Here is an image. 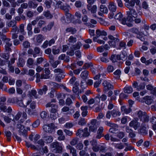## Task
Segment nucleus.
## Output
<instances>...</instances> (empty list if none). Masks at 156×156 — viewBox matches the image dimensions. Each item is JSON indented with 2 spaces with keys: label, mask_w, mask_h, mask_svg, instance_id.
<instances>
[{
  "label": "nucleus",
  "mask_w": 156,
  "mask_h": 156,
  "mask_svg": "<svg viewBox=\"0 0 156 156\" xmlns=\"http://www.w3.org/2000/svg\"><path fill=\"white\" fill-rule=\"evenodd\" d=\"M51 2L53 3V5L55 7H58L64 10L66 12V16L67 21H65V22L69 23L70 21H72V19L73 18V16L68 13L70 6L68 5H62V2L61 1L57 2L56 0H51Z\"/></svg>",
  "instance_id": "obj_1"
},
{
  "label": "nucleus",
  "mask_w": 156,
  "mask_h": 156,
  "mask_svg": "<svg viewBox=\"0 0 156 156\" xmlns=\"http://www.w3.org/2000/svg\"><path fill=\"white\" fill-rule=\"evenodd\" d=\"M1 38L2 41H4L5 45V52L4 53H1V57L6 59H8L9 58V53L11 51L10 47L12 45V42L10 41V39L6 37L5 35H1Z\"/></svg>",
  "instance_id": "obj_2"
},
{
  "label": "nucleus",
  "mask_w": 156,
  "mask_h": 156,
  "mask_svg": "<svg viewBox=\"0 0 156 156\" xmlns=\"http://www.w3.org/2000/svg\"><path fill=\"white\" fill-rule=\"evenodd\" d=\"M46 107L47 108L51 107L50 114V117L53 119H56L58 116V106L54 104H51V103H48L46 105Z\"/></svg>",
  "instance_id": "obj_3"
},
{
  "label": "nucleus",
  "mask_w": 156,
  "mask_h": 156,
  "mask_svg": "<svg viewBox=\"0 0 156 156\" xmlns=\"http://www.w3.org/2000/svg\"><path fill=\"white\" fill-rule=\"evenodd\" d=\"M115 18L123 25H126L129 27L132 26L131 23L128 22L127 19H126L125 17H123V15L121 12H119L116 14L115 16Z\"/></svg>",
  "instance_id": "obj_4"
},
{
  "label": "nucleus",
  "mask_w": 156,
  "mask_h": 156,
  "mask_svg": "<svg viewBox=\"0 0 156 156\" xmlns=\"http://www.w3.org/2000/svg\"><path fill=\"white\" fill-rule=\"evenodd\" d=\"M127 16V20L129 23L133 22L134 20V18L137 17V13L136 11L133 9H129V11L126 12Z\"/></svg>",
  "instance_id": "obj_5"
},
{
  "label": "nucleus",
  "mask_w": 156,
  "mask_h": 156,
  "mask_svg": "<svg viewBox=\"0 0 156 156\" xmlns=\"http://www.w3.org/2000/svg\"><path fill=\"white\" fill-rule=\"evenodd\" d=\"M50 147L55 148L52 151L55 153H61L62 151V147L61 145L58 142H54L50 144Z\"/></svg>",
  "instance_id": "obj_6"
},
{
  "label": "nucleus",
  "mask_w": 156,
  "mask_h": 156,
  "mask_svg": "<svg viewBox=\"0 0 156 156\" xmlns=\"http://www.w3.org/2000/svg\"><path fill=\"white\" fill-rule=\"evenodd\" d=\"M43 128L45 132L51 133L55 131V126L52 123L44 125L43 126Z\"/></svg>",
  "instance_id": "obj_7"
},
{
  "label": "nucleus",
  "mask_w": 156,
  "mask_h": 156,
  "mask_svg": "<svg viewBox=\"0 0 156 156\" xmlns=\"http://www.w3.org/2000/svg\"><path fill=\"white\" fill-rule=\"evenodd\" d=\"M76 135L79 136L80 137H87L90 135L89 133L88 132L87 128H85L83 130L79 129L78 130L76 133Z\"/></svg>",
  "instance_id": "obj_8"
},
{
  "label": "nucleus",
  "mask_w": 156,
  "mask_h": 156,
  "mask_svg": "<svg viewBox=\"0 0 156 156\" xmlns=\"http://www.w3.org/2000/svg\"><path fill=\"white\" fill-rule=\"evenodd\" d=\"M136 114L141 121L144 122H147L148 121V117L145 112H143L142 111H139L137 112Z\"/></svg>",
  "instance_id": "obj_9"
},
{
  "label": "nucleus",
  "mask_w": 156,
  "mask_h": 156,
  "mask_svg": "<svg viewBox=\"0 0 156 156\" xmlns=\"http://www.w3.org/2000/svg\"><path fill=\"white\" fill-rule=\"evenodd\" d=\"M126 57V53H122L120 55H112L110 59L112 62H115L117 60H120V59L123 60Z\"/></svg>",
  "instance_id": "obj_10"
},
{
  "label": "nucleus",
  "mask_w": 156,
  "mask_h": 156,
  "mask_svg": "<svg viewBox=\"0 0 156 156\" xmlns=\"http://www.w3.org/2000/svg\"><path fill=\"white\" fill-rule=\"evenodd\" d=\"M124 145L128 147V148H126L125 149V150L126 151L128 150H131L132 149H133V148L129 145V144L128 143H124V144H122V143L114 144V146L115 148L119 149H123L124 147Z\"/></svg>",
  "instance_id": "obj_11"
},
{
  "label": "nucleus",
  "mask_w": 156,
  "mask_h": 156,
  "mask_svg": "<svg viewBox=\"0 0 156 156\" xmlns=\"http://www.w3.org/2000/svg\"><path fill=\"white\" fill-rule=\"evenodd\" d=\"M108 37L109 39L110 40V41H108L109 45L113 47H115L116 45L118 44L119 39L115 37L112 35H109Z\"/></svg>",
  "instance_id": "obj_12"
},
{
  "label": "nucleus",
  "mask_w": 156,
  "mask_h": 156,
  "mask_svg": "<svg viewBox=\"0 0 156 156\" xmlns=\"http://www.w3.org/2000/svg\"><path fill=\"white\" fill-rule=\"evenodd\" d=\"M102 85L104 86V91L105 93H106L108 90L113 89L114 88L113 86L109 82L106 80L103 82Z\"/></svg>",
  "instance_id": "obj_13"
},
{
  "label": "nucleus",
  "mask_w": 156,
  "mask_h": 156,
  "mask_svg": "<svg viewBox=\"0 0 156 156\" xmlns=\"http://www.w3.org/2000/svg\"><path fill=\"white\" fill-rule=\"evenodd\" d=\"M133 87L136 88L138 90H140L144 89L145 87V84L144 83H141L138 84L137 83L134 81L132 84Z\"/></svg>",
  "instance_id": "obj_14"
},
{
  "label": "nucleus",
  "mask_w": 156,
  "mask_h": 156,
  "mask_svg": "<svg viewBox=\"0 0 156 156\" xmlns=\"http://www.w3.org/2000/svg\"><path fill=\"white\" fill-rule=\"evenodd\" d=\"M12 111V109L10 107H8L7 109L6 106L0 101V112L2 111L4 112H7L10 113Z\"/></svg>",
  "instance_id": "obj_15"
},
{
  "label": "nucleus",
  "mask_w": 156,
  "mask_h": 156,
  "mask_svg": "<svg viewBox=\"0 0 156 156\" xmlns=\"http://www.w3.org/2000/svg\"><path fill=\"white\" fill-rule=\"evenodd\" d=\"M18 126L20 127L19 131V134L20 136H23L24 137H26L27 136V130L25 129L24 126L20 125H18Z\"/></svg>",
  "instance_id": "obj_16"
},
{
  "label": "nucleus",
  "mask_w": 156,
  "mask_h": 156,
  "mask_svg": "<svg viewBox=\"0 0 156 156\" xmlns=\"http://www.w3.org/2000/svg\"><path fill=\"white\" fill-rule=\"evenodd\" d=\"M130 126L133 127L135 130H136L140 125V124L138 122L136 119L133 120L129 123Z\"/></svg>",
  "instance_id": "obj_17"
},
{
  "label": "nucleus",
  "mask_w": 156,
  "mask_h": 156,
  "mask_svg": "<svg viewBox=\"0 0 156 156\" xmlns=\"http://www.w3.org/2000/svg\"><path fill=\"white\" fill-rule=\"evenodd\" d=\"M96 120L95 119H92L91 121L90 125L89 127V130L90 131L95 132L97 127L96 125Z\"/></svg>",
  "instance_id": "obj_18"
},
{
  "label": "nucleus",
  "mask_w": 156,
  "mask_h": 156,
  "mask_svg": "<svg viewBox=\"0 0 156 156\" xmlns=\"http://www.w3.org/2000/svg\"><path fill=\"white\" fill-rule=\"evenodd\" d=\"M108 6L109 10L111 12H115L116 11L117 7L116 4L114 2H109Z\"/></svg>",
  "instance_id": "obj_19"
},
{
  "label": "nucleus",
  "mask_w": 156,
  "mask_h": 156,
  "mask_svg": "<svg viewBox=\"0 0 156 156\" xmlns=\"http://www.w3.org/2000/svg\"><path fill=\"white\" fill-rule=\"evenodd\" d=\"M37 93L36 91L33 89L29 92L27 96L30 98H37Z\"/></svg>",
  "instance_id": "obj_20"
},
{
  "label": "nucleus",
  "mask_w": 156,
  "mask_h": 156,
  "mask_svg": "<svg viewBox=\"0 0 156 156\" xmlns=\"http://www.w3.org/2000/svg\"><path fill=\"white\" fill-rule=\"evenodd\" d=\"M153 101V99L150 96H147L144 97L143 100L141 101L145 102L146 104L147 105L151 104Z\"/></svg>",
  "instance_id": "obj_21"
},
{
  "label": "nucleus",
  "mask_w": 156,
  "mask_h": 156,
  "mask_svg": "<svg viewBox=\"0 0 156 156\" xmlns=\"http://www.w3.org/2000/svg\"><path fill=\"white\" fill-rule=\"evenodd\" d=\"M11 33L12 35V38L13 39L17 38L18 37L17 34L19 33L18 28L17 27H14L12 28Z\"/></svg>",
  "instance_id": "obj_22"
},
{
  "label": "nucleus",
  "mask_w": 156,
  "mask_h": 156,
  "mask_svg": "<svg viewBox=\"0 0 156 156\" xmlns=\"http://www.w3.org/2000/svg\"><path fill=\"white\" fill-rule=\"evenodd\" d=\"M74 112L73 109H69L68 107L64 106L61 109V112H67L68 114L72 115Z\"/></svg>",
  "instance_id": "obj_23"
},
{
  "label": "nucleus",
  "mask_w": 156,
  "mask_h": 156,
  "mask_svg": "<svg viewBox=\"0 0 156 156\" xmlns=\"http://www.w3.org/2000/svg\"><path fill=\"white\" fill-rule=\"evenodd\" d=\"M35 37L36 42L38 43H41L43 40L45 39L44 37L41 34L36 35Z\"/></svg>",
  "instance_id": "obj_24"
},
{
  "label": "nucleus",
  "mask_w": 156,
  "mask_h": 156,
  "mask_svg": "<svg viewBox=\"0 0 156 156\" xmlns=\"http://www.w3.org/2000/svg\"><path fill=\"white\" fill-rule=\"evenodd\" d=\"M121 110L122 112L126 114L130 113L132 111V109L130 107L123 106L121 107Z\"/></svg>",
  "instance_id": "obj_25"
},
{
  "label": "nucleus",
  "mask_w": 156,
  "mask_h": 156,
  "mask_svg": "<svg viewBox=\"0 0 156 156\" xmlns=\"http://www.w3.org/2000/svg\"><path fill=\"white\" fill-rule=\"evenodd\" d=\"M75 16L77 17V18L78 19H77L75 22H74V21L73 20V19H74V17L73 18L72 20L73 21H71V22H72L73 23H81V20L80 19L81 18V13H80V12H77L75 13ZM71 22V21H70L69 22Z\"/></svg>",
  "instance_id": "obj_26"
},
{
  "label": "nucleus",
  "mask_w": 156,
  "mask_h": 156,
  "mask_svg": "<svg viewBox=\"0 0 156 156\" xmlns=\"http://www.w3.org/2000/svg\"><path fill=\"white\" fill-rule=\"evenodd\" d=\"M130 31L132 32L139 35V36H137V37L141 41H143L144 40V39L143 37H140L139 35L140 33L137 28L135 27L131 29Z\"/></svg>",
  "instance_id": "obj_27"
},
{
  "label": "nucleus",
  "mask_w": 156,
  "mask_h": 156,
  "mask_svg": "<svg viewBox=\"0 0 156 156\" xmlns=\"http://www.w3.org/2000/svg\"><path fill=\"white\" fill-rule=\"evenodd\" d=\"M103 130L104 128L102 127L101 126L99 127L97 131V135L96 136V138L99 139L104 136V135L102 133Z\"/></svg>",
  "instance_id": "obj_28"
},
{
  "label": "nucleus",
  "mask_w": 156,
  "mask_h": 156,
  "mask_svg": "<svg viewBox=\"0 0 156 156\" xmlns=\"http://www.w3.org/2000/svg\"><path fill=\"white\" fill-rule=\"evenodd\" d=\"M87 8L92 13H96L97 10V7L96 5L92 6L90 5H88Z\"/></svg>",
  "instance_id": "obj_29"
},
{
  "label": "nucleus",
  "mask_w": 156,
  "mask_h": 156,
  "mask_svg": "<svg viewBox=\"0 0 156 156\" xmlns=\"http://www.w3.org/2000/svg\"><path fill=\"white\" fill-rule=\"evenodd\" d=\"M0 116L3 118L4 121L6 123H9L12 120V119L9 117L8 116L5 115L2 113L0 114Z\"/></svg>",
  "instance_id": "obj_30"
},
{
  "label": "nucleus",
  "mask_w": 156,
  "mask_h": 156,
  "mask_svg": "<svg viewBox=\"0 0 156 156\" xmlns=\"http://www.w3.org/2000/svg\"><path fill=\"white\" fill-rule=\"evenodd\" d=\"M118 126L116 124H113L111 126V128L109 129V132L112 133H115L118 130Z\"/></svg>",
  "instance_id": "obj_31"
},
{
  "label": "nucleus",
  "mask_w": 156,
  "mask_h": 156,
  "mask_svg": "<svg viewBox=\"0 0 156 156\" xmlns=\"http://www.w3.org/2000/svg\"><path fill=\"white\" fill-rule=\"evenodd\" d=\"M96 34L97 37H99L101 36H106L107 34L106 32L105 31L101 30L99 29L96 30Z\"/></svg>",
  "instance_id": "obj_32"
},
{
  "label": "nucleus",
  "mask_w": 156,
  "mask_h": 156,
  "mask_svg": "<svg viewBox=\"0 0 156 156\" xmlns=\"http://www.w3.org/2000/svg\"><path fill=\"white\" fill-rule=\"evenodd\" d=\"M66 147L67 149L70 150V152L72 154L73 156H76V151L74 148L70 145L67 146Z\"/></svg>",
  "instance_id": "obj_33"
},
{
  "label": "nucleus",
  "mask_w": 156,
  "mask_h": 156,
  "mask_svg": "<svg viewBox=\"0 0 156 156\" xmlns=\"http://www.w3.org/2000/svg\"><path fill=\"white\" fill-rule=\"evenodd\" d=\"M125 5L126 7L129 8V9L135 5V4L133 0L129 1L128 2L125 3Z\"/></svg>",
  "instance_id": "obj_34"
},
{
  "label": "nucleus",
  "mask_w": 156,
  "mask_h": 156,
  "mask_svg": "<svg viewBox=\"0 0 156 156\" xmlns=\"http://www.w3.org/2000/svg\"><path fill=\"white\" fill-rule=\"evenodd\" d=\"M27 105H30V108L32 109L35 108L36 103L34 101H32L31 100H29L27 102Z\"/></svg>",
  "instance_id": "obj_35"
},
{
  "label": "nucleus",
  "mask_w": 156,
  "mask_h": 156,
  "mask_svg": "<svg viewBox=\"0 0 156 156\" xmlns=\"http://www.w3.org/2000/svg\"><path fill=\"white\" fill-rule=\"evenodd\" d=\"M112 115L113 117H116L121 115V113L118 110L114 109L111 111Z\"/></svg>",
  "instance_id": "obj_36"
},
{
  "label": "nucleus",
  "mask_w": 156,
  "mask_h": 156,
  "mask_svg": "<svg viewBox=\"0 0 156 156\" xmlns=\"http://www.w3.org/2000/svg\"><path fill=\"white\" fill-rule=\"evenodd\" d=\"M53 138L51 136H47L44 137V140L46 143H50L53 140Z\"/></svg>",
  "instance_id": "obj_37"
},
{
  "label": "nucleus",
  "mask_w": 156,
  "mask_h": 156,
  "mask_svg": "<svg viewBox=\"0 0 156 156\" xmlns=\"http://www.w3.org/2000/svg\"><path fill=\"white\" fill-rule=\"evenodd\" d=\"M100 11L104 13L107 14L108 11L107 8L104 5H101L100 8Z\"/></svg>",
  "instance_id": "obj_38"
},
{
  "label": "nucleus",
  "mask_w": 156,
  "mask_h": 156,
  "mask_svg": "<svg viewBox=\"0 0 156 156\" xmlns=\"http://www.w3.org/2000/svg\"><path fill=\"white\" fill-rule=\"evenodd\" d=\"M25 62L24 60L21 58H19L18 62H17V65L19 67H23L25 64Z\"/></svg>",
  "instance_id": "obj_39"
},
{
  "label": "nucleus",
  "mask_w": 156,
  "mask_h": 156,
  "mask_svg": "<svg viewBox=\"0 0 156 156\" xmlns=\"http://www.w3.org/2000/svg\"><path fill=\"white\" fill-rule=\"evenodd\" d=\"M121 73V71L119 69L116 70L113 73L115 77L117 79H119Z\"/></svg>",
  "instance_id": "obj_40"
},
{
  "label": "nucleus",
  "mask_w": 156,
  "mask_h": 156,
  "mask_svg": "<svg viewBox=\"0 0 156 156\" xmlns=\"http://www.w3.org/2000/svg\"><path fill=\"white\" fill-rule=\"evenodd\" d=\"M16 21H11L6 23L7 26L9 27H17L16 26Z\"/></svg>",
  "instance_id": "obj_41"
},
{
  "label": "nucleus",
  "mask_w": 156,
  "mask_h": 156,
  "mask_svg": "<svg viewBox=\"0 0 156 156\" xmlns=\"http://www.w3.org/2000/svg\"><path fill=\"white\" fill-rule=\"evenodd\" d=\"M124 92L126 93L130 94L133 92V89L131 87H126L124 89Z\"/></svg>",
  "instance_id": "obj_42"
},
{
  "label": "nucleus",
  "mask_w": 156,
  "mask_h": 156,
  "mask_svg": "<svg viewBox=\"0 0 156 156\" xmlns=\"http://www.w3.org/2000/svg\"><path fill=\"white\" fill-rule=\"evenodd\" d=\"M151 122L153 124V127L154 130H156V118L154 117H152L151 119Z\"/></svg>",
  "instance_id": "obj_43"
},
{
  "label": "nucleus",
  "mask_w": 156,
  "mask_h": 156,
  "mask_svg": "<svg viewBox=\"0 0 156 156\" xmlns=\"http://www.w3.org/2000/svg\"><path fill=\"white\" fill-rule=\"evenodd\" d=\"M76 38L75 37L73 36L70 37L68 39L69 44H72L76 42Z\"/></svg>",
  "instance_id": "obj_44"
},
{
  "label": "nucleus",
  "mask_w": 156,
  "mask_h": 156,
  "mask_svg": "<svg viewBox=\"0 0 156 156\" xmlns=\"http://www.w3.org/2000/svg\"><path fill=\"white\" fill-rule=\"evenodd\" d=\"M26 111L30 116H32L36 115V113L35 111L31 110L29 108H27Z\"/></svg>",
  "instance_id": "obj_45"
},
{
  "label": "nucleus",
  "mask_w": 156,
  "mask_h": 156,
  "mask_svg": "<svg viewBox=\"0 0 156 156\" xmlns=\"http://www.w3.org/2000/svg\"><path fill=\"white\" fill-rule=\"evenodd\" d=\"M69 32H70L72 34H73L76 32V30L72 27L67 28L66 29V33Z\"/></svg>",
  "instance_id": "obj_46"
},
{
  "label": "nucleus",
  "mask_w": 156,
  "mask_h": 156,
  "mask_svg": "<svg viewBox=\"0 0 156 156\" xmlns=\"http://www.w3.org/2000/svg\"><path fill=\"white\" fill-rule=\"evenodd\" d=\"M37 5L38 4L36 2H33L32 1H30L28 3V6L31 8H35Z\"/></svg>",
  "instance_id": "obj_47"
},
{
  "label": "nucleus",
  "mask_w": 156,
  "mask_h": 156,
  "mask_svg": "<svg viewBox=\"0 0 156 156\" xmlns=\"http://www.w3.org/2000/svg\"><path fill=\"white\" fill-rule=\"evenodd\" d=\"M60 50L59 48H57L55 46H53L52 49V52L53 54L56 55L59 53Z\"/></svg>",
  "instance_id": "obj_48"
},
{
  "label": "nucleus",
  "mask_w": 156,
  "mask_h": 156,
  "mask_svg": "<svg viewBox=\"0 0 156 156\" xmlns=\"http://www.w3.org/2000/svg\"><path fill=\"white\" fill-rule=\"evenodd\" d=\"M88 75V72L87 70H85L82 72L80 75L81 77L83 79H86Z\"/></svg>",
  "instance_id": "obj_49"
},
{
  "label": "nucleus",
  "mask_w": 156,
  "mask_h": 156,
  "mask_svg": "<svg viewBox=\"0 0 156 156\" xmlns=\"http://www.w3.org/2000/svg\"><path fill=\"white\" fill-rule=\"evenodd\" d=\"M41 117L44 120H45L47 117V113L45 111H43L40 114Z\"/></svg>",
  "instance_id": "obj_50"
},
{
  "label": "nucleus",
  "mask_w": 156,
  "mask_h": 156,
  "mask_svg": "<svg viewBox=\"0 0 156 156\" xmlns=\"http://www.w3.org/2000/svg\"><path fill=\"white\" fill-rule=\"evenodd\" d=\"M41 49L39 47H36L34 49V51L35 53L33 54V56L34 57H36L37 56L36 54H39L40 52Z\"/></svg>",
  "instance_id": "obj_51"
},
{
  "label": "nucleus",
  "mask_w": 156,
  "mask_h": 156,
  "mask_svg": "<svg viewBox=\"0 0 156 156\" xmlns=\"http://www.w3.org/2000/svg\"><path fill=\"white\" fill-rule=\"evenodd\" d=\"M5 135L7 137V140L8 141H10L11 140V136L12 133L10 131H6L5 132Z\"/></svg>",
  "instance_id": "obj_52"
},
{
  "label": "nucleus",
  "mask_w": 156,
  "mask_h": 156,
  "mask_svg": "<svg viewBox=\"0 0 156 156\" xmlns=\"http://www.w3.org/2000/svg\"><path fill=\"white\" fill-rule=\"evenodd\" d=\"M64 76H62V74H58L56 76L55 79L58 81H60L61 79L63 78Z\"/></svg>",
  "instance_id": "obj_53"
},
{
  "label": "nucleus",
  "mask_w": 156,
  "mask_h": 156,
  "mask_svg": "<svg viewBox=\"0 0 156 156\" xmlns=\"http://www.w3.org/2000/svg\"><path fill=\"white\" fill-rule=\"evenodd\" d=\"M44 15L48 19L51 18L52 16L49 11L44 12H43Z\"/></svg>",
  "instance_id": "obj_54"
},
{
  "label": "nucleus",
  "mask_w": 156,
  "mask_h": 156,
  "mask_svg": "<svg viewBox=\"0 0 156 156\" xmlns=\"http://www.w3.org/2000/svg\"><path fill=\"white\" fill-rule=\"evenodd\" d=\"M81 46V43L80 42H78L76 44L73 46L72 49H73L74 50L78 49L80 48Z\"/></svg>",
  "instance_id": "obj_55"
},
{
  "label": "nucleus",
  "mask_w": 156,
  "mask_h": 156,
  "mask_svg": "<svg viewBox=\"0 0 156 156\" xmlns=\"http://www.w3.org/2000/svg\"><path fill=\"white\" fill-rule=\"evenodd\" d=\"M24 24H20V26L19 29H18V30H19V32L24 34Z\"/></svg>",
  "instance_id": "obj_56"
},
{
  "label": "nucleus",
  "mask_w": 156,
  "mask_h": 156,
  "mask_svg": "<svg viewBox=\"0 0 156 156\" xmlns=\"http://www.w3.org/2000/svg\"><path fill=\"white\" fill-rule=\"evenodd\" d=\"M114 70L113 66L112 65H109L107 68V71L108 73H111Z\"/></svg>",
  "instance_id": "obj_57"
},
{
  "label": "nucleus",
  "mask_w": 156,
  "mask_h": 156,
  "mask_svg": "<svg viewBox=\"0 0 156 156\" xmlns=\"http://www.w3.org/2000/svg\"><path fill=\"white\" fill-rule=\"evenodd\" d=\"M124 133L122 132H120L118 133L116 135L120 139L124 137Z\"/></svg>",
  "instance_id": "obj_58"
},
{
  "label": "nucleus",
  "mask_w": 156,
  "mask_h": 156,
  "mask_svg": "<svg viewBox=\"0 0 156 156\" xmlns=\"http://www.w3.org/2000/svg\"><path fill=\"white\" fill-rule=\"evenodd\" d=\"M86 123V122L85 120V119L83 118H81L79 120L78 124L80 125H81L82 126L84 125Z\"/></svg>",
  "instance_id": "obj_59"
},
{
  "label": "nucleus",
  "mask_w": 156,
  "mask_h": 156,
  "mask_svg": "<svg viewBox=\"0 0 156 156\" xmlns=\"http://www.w3.org/2000/svg\"><path fill=\"white\" fill-rule=\"evenodd\" d=\"M54 22H50L47 25V29L49 31L50 30L53 26L54 25Z\"/></svg>",
  "instance_id": "obj_60"
},
{
  "label": "nucleus",
  "mask_w": 156,
  "mask_h": 156,
  "mask_svg": "<svg viewBox=\"0 0 156 156\" xmlns=\"http://www.w3.org/2000/svg\"><path fill=\"white\" fill-rule=\"evenodd\" d=\"M64 126L66 128H70L73 126V124L71 122H67L65 125Z\"/></svg>",
  "instance_id": "obj_61"
},
{
  "label": "nucleus",
  "mask_w": 156,
  "mask_h": 156,
  "mask_svg": "<svg viewBox=\"0 0 156 156\" xmlns=\"http://www.w3.org/2000/svg\"><path fill=\"white\" fill-rule=\"evenodd\" d=\"M126 43L122 41H121L119 43V46L120 48L123 49L126 48Z\"/></svg>",
  "instance_id": "obj_62"
},
{
  "label": "nucleus",
  "mask_w": 156,
  "mask_h": 156,
  "mask_svg": "<svg viewBox=\"0 0 156 156\" xmlns=\"http://www.w3.org/2000/svg\"><path fill=\"white\" fill-rule=\"evenodd\" d=\"M34 61L33 59L31 58H29L28 59L27 61V64L28 66L29 67H30V66H31L33 63Z\"/></svg>",
  "instance_id": "obj_63"
},
{
  "label": "nucleus",
  "mask_w": 156,
  "mask_h": 156,
  "mask_svg": "<svg viewBox=\"0 0 156 156\" xmlns=\"http://www.w3.org/2000/svg\"><path fill=\"white\" fill-rule=\"evenodd\" d=\"M105 51V50L103 45L97 48V51L98 52H102Z\"/></svg>",
  "instance_id": "obj_64"
}]
</instances>
